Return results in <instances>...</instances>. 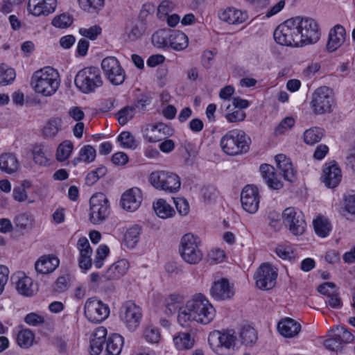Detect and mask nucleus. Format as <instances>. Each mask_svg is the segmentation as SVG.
I'll use <instances>...</instances> for the list:
<instances>
[{"instance_id": "obj_45", "label": "nucleus", "mask_w": 355, "mask_h": 355, "mask_svg": "<svg viewBox=\"0 0 355 355\" xmlns=\"http://www.w3.org/2000/svg\"><path fill=\"white\" fill-rule=\"evenodd\" d=\"M323 137L321 128L314 127L306 130L304 133V141L308 145H313L319 142Z\"/></svg>"}, {"instance_id": "obj_29", "label": "nucleus", "mask_w": 355, "mask_h": 355, "mask_svg": "<svg viewBox=\"0 0 355 355\" xmlns=\"http://www.w3.org/2000/svg\"><path fill=\"white\" fill-rule=\"evenodd\" d=\"M13 223L16 230L24 234L30 232L33 228L35 218L30 213H20L15 216Z\"/></svg>"}, {"instance_id": "obj_31", "label": "nucleus", "mask_w": 355, "mask_h": 355, "mask_svg": "<svg viewBox=\"0 0 355 355\" xmlns=\"http://www.w3.org/2000/svg\"><path fill=\"white\" fill-rule=\"evenodd\" d=\"M129 268V263L126 259H121L110 266L103 275L107 280L118 279L124 275Z\"/></svg>"}, {"instance_id": "obj_21", "label": "nucleus", "mask_w": 355, "mask_h": 355, "mask_svg": "<svg viewBox=\"0 0 355 355\" xmlns=\"http://www.w3.org/2000/svg\"><path fill=\"white\" fill-rule=\"evenodd\" d=\"M142 201L141 190L134 187L127 190L121 196V203L122 207L128 211L137 210Z\"/></svg>"}, {"instance_id": "obj_49", "label": "nucleus", "mask_w": 355, "mask_h": 355, "mask_svg": "<svg viewBox=\"0 0 355 355\" xmlns=\"http://www.w3.org/2000/svg\"><path fill=\"white\" fill-rule=\"evenodd\" d=\"M183 297L182 295L176 293L171 294L164 300L165 306L168 311L167 314H173L178 307V304L182 303Z\"/></svg>"}, {"instance_id": "obj_52", "label": "nucleus", "mask_w": 355, "mask_h": 355, "mask_svg": "<svg viewBox=\"0 0 355 355\" xmlns=\"http://www.w3.org/2000/svg\"><path fill=\"white\" fill-rule=\"evenodd\" d=\"M79 154L82 162L90 163L95 159L96 152L93 146L85 145L80 149Z\"/></svg>"}, {"instance_id": "obj_20", "label": "nucleus", "mask_w": 355, "mask_h": 355, "mask_svg": "<svg viewBox=\"0 0 355 355\" xmlns=\"http://www.w3.org/2000/svg\"><path fill=\"white\" fill-rule=\"evenodd\" d=\"M210 295L216 300H225L232 298L234 291L227 279H221L213 283L210 288Z\"/></svg>"}, {"instance_id": "obj_4", "label": "nucleus", "mask_w": 355, "mask_h": 355, "mask_svg": "<svg viewBox=\"0 0 355 355\" xmlns=\"http://www.w3.org/2000/svg\"><path fill=\"white\" fill-rule=\"evenodd\" d=\"M250 143V137L243 130H232L222 137L220 146L226 154L236 155L248 152Z\"/></svg>"}, {"instance_id": "obj_27", "label": "nucleus", "mask_w": 355, "mask_h": 355, "mask_svg": "<svg viewBox=\"0 0 355 355\" xmlns=\"http://www.w3.org/2000/svg\"><path fill=\"white\" fill-rule=\"evenodd\" d=\"M260 172L267 185L272 189L278 190L283 187L282 182L277 179L275 168L268 164L260 166Z\"/></svg>"}, {"instance_id": "obj_3", "label": "nucleus", "mask_w": 355, "mask_h": 355, "mask_svg": "<svg viewBox=\"0 0 355 355\" xmlns=\"http://www.w3.org/2000/svg\"><path fill=\"white\" fill-rule=\"evenodd\" d=\"M298 21L299 18H291L279 24L273 34L276 42L283 46H302Z\"/></svg>"}, {"instance_id": "obj_43", "label": "nucleus", "mask_w": 355, "mask_h": 355, "mask_svg": "<svg viewBox=\"0 0 355 355\" xmlns=\"http://www.w3.org/2000/svg\"><path fill=\"white\" fill-rule=\"evenodd\" d=\"M239 338L245 345H252L257 340V334L250 326H244L240 331Z\"/></svg>"}, {"instance_id": "obj_47", "label": "nucleus", "mask_w": 355, "mask_h": 355, "mask_svg": "<svg viewBox=\"0 0 355 355\" xmlns=\"http://www.w3.org/2000/svg\"><path fill=\"white\" fill-rule=\"evenodd\" d=\"M80 6L89 13H97L104 6L105 0H78Z\"/></svg>"}, {"instance_id": "obj_16", "label": "nucleus", "mask_w": 355, "mask_h": 355, "mask_svg": "<svg viewBox=\"0 0 355 355\" xmlns=\"http://www.w3.org/2000/svg\"><path fill=\"white\" fill-rule=\"evenodd\" d=\"M101 67L105 76L112 85H120L124 82L125 71L116 58L107 57L104 58L101 62Z\"/></svg>"}, {"instance_id": "obj_53", "label": "nucleus", "mask_w": 355, "mask_h": 355, "mask_svg": "<svg viewBox=\"0 0 355 355\" xmlns=\"http://www.w3.org/2000/svg\"><path fill=\"white\" fill-rule=\"evenodd\" d=\"M73 23V18L68 14H61L56 16L52 21V24L56 28H66Z\"/></svg>"}, {"instance_id": "obj_55", "label": "nucleus", "mask_w": 355, "mask_h": 355, "mask_svg": "<svg viewBox=\"0 0 355 355\" xmlns=\"http://www.w3.org/2000/svg\"><path fill=\"white\" fill-rule=\"evenodd\" d=\"M118 141L125 148H135L137 146L133 135L130 132H121L118 137Z\"/></svg>"}, {"instance_id": "obj_48", "label": "nucleus", "mask_w": 355, "mask_h": 355, "mask_svg": "<svg viewBox=\"0 0 355 355\" xmlns=\"http://www.w3.org/2000/svg\"><path fill=\"white\" fill-rule=\"evenodd\" d=\"M15 71L5 64L0 66V85H7L15 79Z\"/></svg>"}, {"instance_id": "obj_26", "label": "nucleus", "mask_w": 355, "mask_h": 355, "mask_svg": "<svg viewBox=\"0 0 355 355\" xmlns=\"http://www.w3.org/2000/svg\"><path fill=\"white\" fill-rule=\"evenodd\" d=\"M173 130L163 123H159L152 126L150 131L146 134V138L149 142L161 141L172 135Z\"/></svg>"}, {"instance_id": "obj_1", "label": "nucleus", "mask_w": 355, "mask_h": 355, "mask_svg": "<svg viewBox=\"0 0 355 355\" xmlns=\"http://www.w3.org/2000/svg\"><path fill=\"white\" fill-rule=\"evenodd\" d=\"M216 315V310L207 297L196 293L184 306L178 309V321L181 326L188 322L196 321L202 324L210 323Z\"/></svg>"}, {"instance_id": "obj_39", "label": "nucleus", "mask_w": 355, "mask_h": 355, "mask_svg": "<svg viewBox=\"0 0 355 355\" xmlns=\"http://www.w3.org/2000/svg\"><path fill=\"white\" fill-rule=\"evenodd\" d=\"M33 155L35 162L40 165H46L51 156V150L42 144H36L33 148Z\"/></svg>"}, {"instance_id": "obj_58", "label": "nucleus", "mask_w": 355, "mask_h": 355, "mask_svg": "<svg viewBox=\"0 0 355 355\" xmlns=\"http://www.w3.org/2000/svg\"><path fill=\"white\" fill-rule=\"evenodd\" d=\"M173 8V3L168 0H164L157 8V16L159 19H164Z\"/></svg>"}, {"instance_id": "obj_19", "label": "nucleus", "mask_w": 355, "mask_h": 355, "mask_svg": "<svg viewBox=\"0 0 355 355\" xmlns=\"http://www.w3.org/2000/svg\"><path fill=\"white\" fill-rule=\"evenodd\" d=\"M341 170L335 161L326 163L323 168L321 180L329 189L336 187L341 181Z\"/></svg>"}, {"instance_id": "obj_50", "label": "nucleus", "mask_w": 355, "mask_h": 355, "mask_svg": "<svg viewBox=\"0 0 355 355\" xmlns=\"http://www.w3.org/2000/svg\"><path fill=\"white\" fill-rule=\"evenodd\" d=\"M135 114V107L125 106L116 113L119 123L121 125L126 124Z\"/></svg>"}, {"instance_id": "obj_8", "label": "nucleus", "mask_w": 355, "mask_h": 355, "mask_svg": "<svg viewBox=\"0 0 355 355\" xmlns=\"http://www.w3.org/2000/svg\"><path fill=\"white\" fill-rule=\"evenodd\" d=\"M89 220L94 225L103 223L110 215V204L103 193L92 195L89 200Z\"/></svg>"}, {"instance_id": "obj_46", "label": "nucleus", "mask_w": 355, "mask_h": 355, "mask_svg": "<svg viewBox=\"0 0 355 355\" xmlns=\"http://www.w3.org/2000/svg\"><path fill=\"white\" fill-rule=\"evenodd\" d=\"M73 148V145L71 141L65 140L62 142L57 148L56 159L59 162L67 160Z\"/></svg>"}, {"instance_id": "obj_18", "label": "nucleus", "mask_w": 355, "mask_h": 355, "mask_svg": "<svg viewBox=\"0 0 355 355\" xmlns=\"http://www.w3.org/2000/svg\"><path fill=\"white\" fill-rule=\"evenodd\" d=\"M260 197L258 188L252 184L245 186L241 193L242 207L250 214H254L259 209Z\"/></svg>"}, {"instance_id": "obj_15", "label": "nucleus", "mask_w": 355, "mask_h": 355, "mask_svg": "<svg viewBox=\"0 0 355 355\" xmlns=\"http://www.w3.org/2000/svg\"><path fill=\"white\" fill-rule=\"evenodd\" d=\"M277 270L269 263H262L254 274L257 288L268 291L275 287L277 282Z\"/></svg>"}, {"instance_id": "obj_30", "label": "nucleus", "mask_w": 355, "mask_h": 355, "mask_svg": "<svg viewBox=\"0 0 355 355\" xmlns=\"http://www.w3.org/2000/svg\"><path fill=\"white\" fill-rule=\"evenodd\" d=\"M219 17L230 24H236L244 22L247 19V14L234 8H227L219 14Z\"/></svg>"}, {"instance_id": "obj_12", "label": "nucleus", "mask_w": 355, "mask_h": 355, "mask_svg": "<svg viewBox=\"0 0 355 355\" xmlns=\"http://www.w3.org/2000/svg\"><path fill=\"white\" fill-rule=\"evenodd\" d=\"M333 103L331 90L324 86L318 88L313 92L311 105L314 114H322L331 112Z\"/></svg>"}, {"instance_id": "obj_62", "label": "nucleus", "mask_w": 355, "mask_h": 355, "mask_svg": "<svg viewBox=\"0 0 355 355\" xmlns=\"http://www.w3.org/2000/svg\"><path fill=\"white\" fill-rule=\"evenodd\" d=\"M343 200L345 211L355 216V193L344 195Z\"/></svg>"}, {"instance_id": "obj_56", "label": "nucleus", "mask_w": 355, "mask_h": 355, "mask_svg": "<svg viewBox=\"0 0 355 355\" xmlns=\"http://www.w3.org/2000/svg\"><path fill=\"white\" fill-rule=\"evenodd\" d=\"M101 31L102 29L99 26L95 25L89 28H81L79 29V33L83 37L94 40L101 33Z\"/></svg>"}, {"instance_id": "obj_13", "label": "nucleus", "mask_w": 355, "mask_h": 355, "mask_svg": "<svg viewBox=\"0 0 355 355\" xmlns=\"http://www.w3.org/2000/svg\"><path fill=\"white\" fill-rule=\"evenodd\" d=\"M142 318L141 309L132 301L125 302L120 309V318L130 331H135Z\"/></svg>"}, {"instance_id": "obj_57", "label": "nucleus", "mask_w": 355, "mask_h": 355, "mask_svg": "<svg viewBox=\"0 0 355 355\" xmlns=\"http://www.w3.org/2000/svg\"><path fill=\"white\" fill-rule=\"evenodd\" d=\"M28 10L35 16L45 15L42 0H28Z\"/></svg>"}, {"instance_id": "obj_24", "label": "nucleus", "mask_w": 355, "mask_h": 355, "mask_svg": "<svg viewBox=\"0 0 355 355\" xmlns=\"http://www.w3.org/2000/svg\"><path fill=\"white\" fill-rule=\"evenodd\" d=\"M275 160L284 180L291 182H294L296 179V172L293 169L290 158L284 154H279L275 157Z\"/></svg>"}, {"instance_id": "obj_42", "label": "nucleus", "mask_w": 355, "mask_h": 355, "mask_svg": "<svg viewBox=\"0 0 355 355\" xmlns=\"http://www.w3.org/2000/svg\"><path fill=\"white\" fill-rule=\"evenodd\" d=\"M173 342L178 350L191 349L194 345V340L189 333H179L174 337Z\"/></svg>"}, {"instance_id": "obj_40", "label": "nucleus", "mask_w": 355, "mask_h": 355, "mask_svg": "<svg viewBox=\"0 0 355 355\" xmlns=\"http://www.w3.org/2000/svg\"><path fill=\"white\" fill-rule=\"evenodd\" d=\"M141 227L135 225L127 230L124 236L125 245L130 248H134L139 241Z\"/></svg>"}, {"instance_id": "obj_5", "label": "nucleus", "mask_w": 355, "mask_h": 355, "mask_svg": "<svg viewBox=\"0 0 355 355\" xmlns=\"http://www.w3.org/2000/svg\"><path fill=\"white\" fill-rule=\"evenodd\" d=\"M74 83L84 94L94 92L96 88L103 85L100 69L94 67H85L76 75Z\"/></svg>"}, {"instance_id": "obj_33", "label": "nucleus", "mask_w": 355, "mask_h": 355, "mask_svg": "<svg viewBox=\"0 0 355 355\" xmlns=\"http://www.w3.org/2000/svg\"><path fill=\"white\" fill-rule=\"evenodd\" d=\"M17 157L12 153H3L0 155V170L8 174H12L19 168Z\"/></svg>"}, {"instance_id": "obj_7", "label": "nucleus", "mask_w": 355, "mask_h": 355, "mask_svg": "<svg viewBox=\"0 0 355 355\" xmlns=\"http://www.w3.org/2000/svg\"><path fill=\"white\" fill-rule=\"evenodd\" d=\"M200 243L199 238L192 234H186L182 237L179 252L185 262L197 264L202 260L203 254L198 247Z\"/></svg>"}, {"instance_id": "obj_22", "label": "nucleus", "mask_w": 355, "mask_h": 355, "mask_svg": "<svg viewBox=\"0 0 355 355\" xmlns=\"http://www.w3.org/2000/svg\"><path fill=\"white\" fill-rule=\"evenodd\" d=\"M346 31L340 24L335 25L330 29L326 49L329 52L337 50L345 41Z\"/></svg>"}, {"instance_id": "obj_64", "label": "nucleus", "mask_w": 355, "mask_h": 355, "mask_svg": "<svg viewBox=\"0 0 355 355\" xmlns=\"http://www.w3.org/2000/svg\"><path fill=\"white\" fill-rule=\"evenodd\" d=\"M326 304L333 309H338L342 306V300L337 293L336 290L332 291L330 296H328V300Z\"/></svg>"}, {"instance_id": "obj_9", "label": "nucleus", "mask_w": 355, "mask_h": 355, "mask_svg": "<svg viewBox=\"0 0 355 355\" xmlns=\"http://www.w3.org/2000/svg\"><path fill=\"white\" fill-rule=\"evenodd\" d=\"M236 336L232 330L214 331L209 334L208 343L212 350L218 355H225V351L234 348Z\"/></svg>"}, {"instance_id": "obj_61", "label": "nucleus", "mask_w": 355, "mask_h": 355, "mask_svg": "<svg viewBox=\"0 0 355 355\" xmlns=\"http://www.w3.org/2000/svg\"><path fill=\"white\" fill-rule=\"evenodd\" d=\"M13 198L18 202H24L27 200L28 195L25 190V184L14 187L12 190Z\"/></svg>"}, {"instance_id": "obj_25", "label": "nucleus", "mask_w": 355, "mask_h": 355, "mask_svg": "<svg viewBox=\"0 0 355 355\" xmlns=\"http://www.w3.org/2000/svg\"><path fill=\"white\" fill-rule=\"evenodd\" d=\"M277 329L284 337L292 338L296 336L300 333L301 325L295 320L286 318L279 322Z\"/></svg>"}, {"instance_id": "obj_10", "label": "nucleus", "mask_w": 355, "mask_h": 355, "mask_svg": "<svg viewBox=\"0 0 355 355\" xmlns=\"http://www.w3.org/2000/svg\"><path fill=\"white\" fill-rule=\"evenodd\" d=\"M329 338L324 341L326 349L336 352H341L344 346L354 340L353 334L343 327L337 326L329 330Z\"/></svg>"}, {"instance_id": "obj_2", "label": "nucleus", "mask_w": 355, "mask_h": 355, "mask_svg": "<svg viewBox=\"0 0 355 355\" xmlns=\"http://www.w3.org/2000/svg\"><path fill=\"white\" fill-rule=\"evenodd\" d=\"M58 73L51 67H46L34 72L31 85L36 93L43 96L53 95L60 87Z\"/></svg>"}, {"instance_id": "obj_17", "label": "nucleus", "mask_w": 355, "mask_h": 355, "mask_svg": "<svg viewBox=\"0 0 355 355\" xmlns=\"http://www.w3.org/2000/svg\"><path fill=\"white\" fill-rule=\"evenodd\" d=\"M282 217L286 225L288 226L293 235H302L304 232L306 223L301 211L294 207H288L284 209Z\"/></svg>"}, {"instance_id": "obj_6", "label": "nucleus", "mask_w": 355, "mask_h": 355, "mask_svg": "<svg viewBox=\"0 0 355 355\" xmlns=\"http://www.w3.org/2000/svg\"><path fill=\"white\" fill-rule=\"evenodd\" d=\"M149 182L155 189L170 193L178 192L181 186L180 177L167 171L152 172L149 176Z\"/></svg>"}, {"instance_id": "obj_38", "label": "nucleus", "mask_w": 355, "mask_h": 355, "mask_svg": "<svg viewBox=\"0 0 355 355\" xmlns=\"http://www.w3.org/2000/svg\"><path fill=\"white\" fill-rule=\"evenodd\" d=\"M153 209L157 216L163 219L173 217L175 214L174 209L164 199H159L154 202Z\"/></svg>"}, {"instance_id": "obj_32", "label": "nucleus", "mask_w": 355, "mask_h": 355, "mask_svg": "<svg viewBox=\"0 0 355 355\" xmlns=\"http://www.w3.org/2000/svg\"><path fill=\"white\" fill-rule=\"evenodd\" d=\"M17 279L15 282V288L17 292L24 296L31 297L35 293V290L33 287V280L24 274H21L17 277Z\"/></svg>"}, {"instance_id": "obj_54", "label": "nucleus", "mask_w": 355, "mask_h": 355, "mask_svg": "<svg viewBox=\"0 0 355 355\" xmlns=\"http://www.w3.org/2000/svg\"><path fill=\"white\" fill-rule=\"evenodd\" d=\"M276 254L282 259H289L294 258V252L290 245L280 244L275 249Z\"/></svg>"}, {"instance_id": "obj_28", "label": "nucleus", "mask_w": 355, "mask_h": 355, "mask_svg": "<svg viewBox=\"0 0 355 355\" xmlns=\"http://www.w3.org/2000/svg\"><path fill=\"white\" fill-rule=\"evenodd\" d=\"M59 259L52 255L43 256L35 264L37 273L49 274L55 270L59 266Z\"/></svg>"}, {"instance_id": "obj_51", "label": "nucleus", "mask_w": 355, "mask_h": 355, "mask_svg": "<svg viewBox=\"0 0 355 355\" xmlns=\"http://www.w3.org/2000/svg\"><path fill=\"white\" fill-rule=\"evenodd\" d=\"M60 119H51L44 128V134L46 137H54L61 128Z\"/></svg>"}, {"instance_id": "obj_36", "label": "nucleus", "mask_w": 355, "mask_h": 355, "mask_svg": "<svg viewBox=\"0 0 355 355\" xmlns=\"http://www.w3.org/2000/svg\"><path fill=\"white\" fill-rule=\"evenodd\" d=\"M123 345V338L118 334H114L107 340L106 355H119Z\"/></svg>"}, {"instance_id": "obj_35", "label": "nucleus", "mask_w": 355, "mask_h": 355, "mask_svg": "<svg viewBox=\"0 0 355 355\" xmlns=\"http://www.w3.org/2000/svg\"><path fill=\"white\" fill-rule=\"evenodd\" d=\"M189 44L187 35L179 31L172 30L169 46L175 51L185 49Z\"/></svg>"}, {"instance_id": "obj_59", "label": "nucleus", "mask_w": 355, "mask_h": 355, "mask_svg": "<svg viewBox=\"0 0 355 355\" xmlns=\"http://www.w3.org/2000/svg\"><path fill=\"white\" fill-rule=\"evenodd\" d=\"M144 336L148 342L157 343L159 340L160 334L157 329L148 327L144 330Z\"/></svg>"}, {"instance_id": "obj_41", "label": "nucleus", "mask_w": 355, "mask_h": 355, "mask_svg": "<svg viewBox=\"0 0 355 355\" xmlns=\"http://www.w3.org/2000/svg\"><path fill=\"white\" fill-rule=\"evenodd\" d=\"M313 225L315 234L322 238L327 237L331 230L330 222L322 216H318L313 220Z\"/></svg>"}, {"instance_id": "obj_14", "label": "nucleus", "mask_w": 355, "mask_h": 355, "mask_svg": "<svg viewBox=\"0 0 355 355\" xmlns=\"http://www.w3.org/2000/svg\"><path fill=\"white\" fill-rule=\"evenodd\" d=\"M299 18L298 28L302 46L309 44H313L318 41L320 37V32L318 23L312 18Z\"/></svg>"}, {"instance_id": "obj_63", "label": "nucleus", "mask_w": 355, "mask_h": 355, "mask_svg": "<svg viewBox=\"0 0 355 355\" xmlns=\"http://www.w3.org/2000/svg\"><path fill=\"white\" fill-rule=\"evenodd\" d=\"M144 33L143 27L141 24H133L128 33V40L130 41H135L139 39Z\"/></svg>"}, {"instance_id": "obj_23", "label": "nucleus", "mask_w": 355, "mask_h": 355, "mask_svg": "<svg viewBox=\"0 0 355 355\" xmlns=\"http://www.w3.org/2000/svg\"><path fill=\"white\" fill-rule=\"evenodd\" d=\"M77 246L80 250L79 266L83 269L88 270L92 265L91 258L92 249L88 239L86 237L80 238Z\"/></svg>"}, {"instance_id": "obj_34", "label": "nucleus", "mask_w": 355, "mask_h": 355, "mask_svg": "<svg viewBox=\"0 0 355 355\" xmlns=\"http://www.w3.org/2000/svg\"><path fill=\"white\" fill-rule=\"evenodd\" d=\"M107 330L105 328L99 327L94 334V338L90 342L92 355H98L103 350V346L105 341Z\"/></svg>"}, {"instance_id": "obj_37", "label": "nucleus", "mask_w": 355, "mask_h": 355, "mask_svg": "<svg viewBox=\"0 0 355 355\" xmlns=\"http://www.w3.org/2000/svg\"><path fill=\"white\" fill-rule=\"evenodd\" d=\"M171 29H160L152 35V43L157 48H165L169 46L171 37Z\"/></svg>"}, {"instance_id": "obj_44", "label": "nucleus", "mask_w": 355, "mask_h": 355, "mask_svg": "<svg viewBox=\"0 0 355 355\" xmlns=\"http://www.w3.org/2000/svg\"><path fill=\"white\" fill-rule=\"evenodd\" d=\"M34 338L32 331L28 329H22L17 334V342L21 347L27 349L32 346Z\"/></svg>"}, {"instance_id": "obj_60", "label": "nucleus", "mask_w": 355, "mask_h": 355, "mask_svg": "<svg viewBox=\"0 0 355 355\" xmlns=\"http://www.w3.org/2000/svg\"><path fill=\"white\" fill-rule=\"evenodd\" d=\"M295 123V120L292 117H286L275 128V132L276 135L283 134L286 130L291 128Z\"/></svg>"}, {"instance_id": "obj_11", "label": "nucleus", "mask_w": 355, "mask_h": 355, "mask_svg": "<svg viewBox=\"0 0 355 355\" xmlns=\"http://www.w3.org/2000/svg\"><path fill=\"white\" fill-rule=\"evenodd\" d=\"M84 313L91 322L101 323L109 316L110 308L96 297H90L85 302Z\"/></svg>"}]
</instances>
